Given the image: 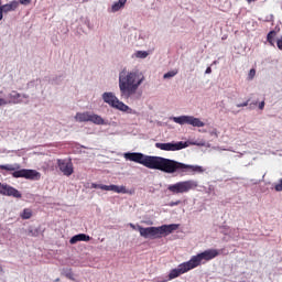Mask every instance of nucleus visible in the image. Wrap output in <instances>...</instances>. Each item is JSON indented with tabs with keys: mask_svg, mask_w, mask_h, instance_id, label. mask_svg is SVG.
Instances as JSON below:
<instances>
[{
	"mask_svg": "<svg viewBox=\"0 0 282 282\" xmlns=\"http://www.w3.org/2000/svg\"><path fill=\"white\" fill-rule=\"evenodd\" d=\"M126 160L129 162H135L137 164H142L145 169H152L155 171H162L163 173H204V167L199 165H188L175 160L162 158V156H151L144 155L140 152H128L123 154Z\"/></svg>",
	"mask_w": 282,
	"mask_h": 282,
	"instance_id": "obj_1",
	"label": "nucleus"
},
{
	"mask_svg": "<svg viewBox=\"0 0 282 282\" xmlns=\"http://www.w3.org/2000/svg\"><path fill=\"white\" fill-rule=\"evenodd\" d=\"M143 83L144 74L140 73V70H128L127 68H123L119 73V90L121 98L129 100V98L135 96L138 89H140V85Z\"/></svg>",
	"mask_w": 282,
	"mask_h": 282,
	"instance_id": "obj_2",
	"label": "nucleus"
},
{
	"mask_svg": "<svg viewBox=\"0 0 282 282\" xmlns=\"http://www.w3.org/2000/svg\"><path fill=\"white\" fill-rule=\"evenodd\" d=\"M216 257H219V250L217 249H207L196 256H193L187 262H183L178 264L176 269H172L169 273L167 281H173V279H177V276H182V274H186V272H191V270L199 268L202 263L213 261Z\"/></svg>",
	"mask_w": 282,
	"mask_h": 282,
	"instance_id": "obj_3",
	"label": "nucleus"
},
{
	"mask_svg": "<svg viewBox=\"0 0 282 282\" xmlns=\"http://www.w3.org/2000/svg\"><path fill=\"white\" fill-rule=\"evenodd\" d=\"M180 228L178 225H162L160 227H142L138 226V231L144 239H162L169 237L172 232H175Z\"/></svg>",
	"mask_w": 282,
	"mask_h": 282,
	"instance_id": "obj_4",
	"label": "nucleus"
},
{
	"mask_svg": "<svg viewBox=\"0 0 282 282\" xmlns=\"http://www.w3.org/2000/svg\"><path fill=\"white\" fill-rule=\"evenodd\" d=\"M20 169L21 165L19 163L0 165V171H13L12 177H24V180H41V174L39 171Z\"/></svg>",
	"mask_w": 282,
	"mask_h": 282,
	"instance_id": "obj_5",
	"label": "nucleus"
},
{
	"mask_svg": "<svg viewBox=\"0 0 282 282\" xmlns=\"http://www.w3.org/2000/svg\"><path fill=\"white\" fill-rule=\"evenodd\" d=\"M197 186H199V183H197V181L188 180L169 185L167 191H170V193H173V195H180L184 193H189V191H195Z\"/></svg>",
	"mask_w": 282,
	"mask_h": 282,
	"instance_id": "obj_6",
	"label": "nucleus"
},
{
	"mask_svg": "<svg viewBox=\"0 0 282 282\" xmlns=\"http://www.w3.org/2000/svg\"><path fill=\"white\" fill-rule=\"evenodd\" d=\"M102 100L113 109H118L119 111H129V106H127L124 102L118 100V97L113 95V93H104L102 94Z\"/></svg>",
	"mask_w": 282,
	"mask_h": 282,
	"instance_id": "obj_7",
	"label": "nucleus"
},
{
	"mask_svg": "<svg viewBox=\"0 0 282 282\" xmlns=\"http://www.w3.org/2000/svg\"><path fill=\"white\" fill-rule=\"evenodd\" d=\"M77 122H93L94 124H105V119L99 115L86 112H77L75 116Z\"/></svg>",
	"mask_w": 282,
	"mask_h": 282,
	"instance_id": "obj_8",
	"label": "nucleus"
},
{
	"mask_svg": "<svg viewBox=\"0 0 282 282\" xmlns=\"http://www.w3.org/2000/svg\"><path fill=\"white\" fill-rule=\"evenodd\" d=\"M173 122L176 124H191L192 127H206L204 121H200L199 118H195L193 116H181V117H173Z\"/></svg>",
	"mask_w": 282,
	"mask_h": 282,
	"instance_id": "obj_9",
	"label": "nucleus"
},
{
	"mask_svg": "<svg viewBox=\"0 0 282 282\" xmlns=\"http://www.w3.org/2000/svg\"><path fill=\"white\" fill-rule=\"evenodd\" d=\"M57 166L66 177L74 175V163H72V159H57Z\"/></svg>",
	"mask_w": 282,
	"mask_h": 282,
	"instance_id": "obj_10",
	"label": "nucleus"
},
{
	"mask_svg": "<svg viewBox=\"0 0 282 282\" xmlns=\"http://www.w3.org/2000/svg\"><path fill=\"white\" fill-rule=\"evenodd\" d=\"M188 143L178 141L176 143H155V148L161 151H182V149H186Z\"/></svg>",
	"mask_w": 282,
	"mask_h": 282,
	"instance_id": "obj_11",
	"label": "nucleus"
},
{
	"mask_svg": "<svg viewBox=\"0 0 282 282\" xmlns=\"http://www.w3.org/2000/svg\"><path fill=\"white\" fill-rule=\"evenodd\" d=\"M0 195H4L7 197H14L15 199H21L23 195L19 189L12 187L11 185L8 184H1L0 183Z\"/></svg>",
	"mask_w": 282,
	"mask_h": 282,
	"instance_id": "obj_12",
	"label": "nucleus"
},
{
	"mask_svg": "<svg viewBox=\"0 0 282 282\" xmlns=\"http://www.w3.org/2000/svg\"><path fill=\"white\" fill-rule=\"evenodd\" d=\"M91 188H100L101 191H112L113 193L127 194V187L121 185H104V184H91Z\"/></svg>",
	"mask_w": 282,
	"mask_h": 282,
	"instance_id": "obj_13",
	"label": "nucleus"
},
{
	"mask_svg": "<svg viewBox=\"0 0 282 282\" xmlns=\"http://www.w3.org/2000/svg\"><path fill=\"white\" fill-rule=\"evenodd\" d=\"M0 100L4 101V104H0V107H4L6 105H19V102H21V94L12 91L9 94V99L0 98Z\"/></svg>",
	"mask_w": 282,
	"mask_h": 282,
	"instance_id": "obj_14",
	"label": "nucleus"
},
{
	"mask_svg": "<svg viewBox=\"0 0 282 282\" xmlns=\"http://www.w3.org/2000/svg\"><path fill=\"white\" fill-rule=\"evenodd\" d=\"M17 8H19V3L17 1H11L10 3L1 6L0 10L3 14H8V12H14Z\"/></svg>",
	"mask_w": 282,
	"mask_h": 282,
	"instance_id": "obj_15",
	"label": "nucleus"
},
{
	"mask_svg": "<svg viewBox=\"0 0 282 282\" xmlns=\"http://www.w3.org/2000/svg\"><path fill=\"white\" fill-rule=\"evenodd\" d=\"M78 241H91V237L86 234L75 235L70 238L69 243L74 246V243H78Z\"/></svg>",
	"mask_w": 282,
	"mask_h": 282,
	"instance_id": "obj_16",
	"label": "nucleus"
},
{
	"mask_svg": "<svg viewBox=\"0 0 282 282\" xmlns=\"http://www.w3.org/2000/svg\"><path fill=\"white\" fill-rule=\"evenodd\" d=\"M127 4V0H118V2H115L111 7V12H119V10H122L124 6Z\"/></svg>",
	"mask_w": 282,
	"mask_h": 282,
	"instance_id": "obj_17",
	"label": "nucleus"
},
{
	"mask_svg": "<svg viewBox=\"0 0 282 282\" xmlns=\"http://www.w3.org/2000/svg\"><path fill=\"white\" fill-rule=\"evenodd\" d=\"M274 39H276V31H270L267 35V41L272 46H274Z\"/></svg>",
	"mask_w": 282,
	"mask_h": 282,
	"instance_id": "obj_18",
	"label": "nucleus"
},
{
	"mask_svg": "<svg viewBox=\"0 0 282 282\" xmlns=\"http://www.w3.org/2000/svg\"><path fill=\"white\" fill-rule=\"evenodd\" d=\"M21 219H31L32 218V209L24 208L22 214L20 215Z\"/></svg>",
	"mask_w": 282,
	"mask_h": 282,
	"instance_id": "obj_19",
	"label": "nucleus"
},
{
	"mask_svg": "<svg viewBox=\"0 0 282 282\" xmlns=\"http://www.w3.org/2000/svg\"><path fill=\"white\" fill-rule=\"evenodd\" d=\"M174 76H177V69L165 73L163 78H173Z\"/></svg>",
	"mask_w": 282,
	"mask_h": 282,
	"instance_id": "obj_20",
	"label": "nucleus"
},
{
	"mask_svg": "<svg viewBox=\"0 0 282 282\" xmlns=\"http://www.w3.org/2000/svg\"><path fill=\"white\" fill-rule=\"evenodd\" d=\"M137 58H147L149 56V53L147 51H138L135 53Z\"/></svg>",
	"mask_w": 282,
	"mask_h": 282,
	"instance_id": "obj_21",
	"label": "nucleus"
},
{
	"mask_svg": "<svg viewBox=\"0 0 282 282\" xmlns=\"http://www.w3.org/2000/svg\"><path fill=\"white\" fill-rule=\"evenodd\" d=\"M254 76H257V69L251 68V69L249 70V74H248V79H249V80H252V79L254 78Z\"/></svg>",
	"mask_w": 282,
	"mask_h": 282,
	"instance_id": "obj_22",
	"label": "nucleus"
},
{
	"mask_svg": "<svg viewBox=\"0 0 282 282\" xmlns=\"http://www.w3.org/2000/svg\"><path fill=\"white\" fill-rule=\"evenodd\" d=\"M274 191H276V193L282 192V178L274 185Z\"/></svg>",
	"mask_w": 282,
	"mask_h": 282,
	"instance_id": "obj_23",
	"label": "nucleus"
},
{
	"mask_svg": "<svg viewBox=\"0 0 282 282\" xmlns=\"http://www.w3.org/2000/svg\"><path fill=\"white\" fill-rule=\"evenodd\" d=\"M276 46H278V50H280L282 52V36H280L278 40H276Z\"/></svg>",
	"mask_w": 282,
	"mask_h": 282,
	"instance_id": "obj_24",
	"label": "nucleus"
},
{
	"mask_svg": "<svg viewBox=\"0 0 282 282\" xmlns=\"http://www.w3.org/2000/svg\"><path fill=\"white\" fill-rule=\"evenodd\" d=\"M248 105H250V99H248L247 101L242 102V104H238L237 107L241 108V107H248Z\"/></svg>",
	"mask_w": 282,
	"mask_h": 282,
	"instance_id": "obj_25",
	"label": "nucleus"
},
{
	"mask_svg": "<svg viewBox=\"0 0 282 282\" xmlns=\"http://www.w3.org/2000/svg\"><path fill=\"white\" fill-rule=\"evenodd\" d=\"M66 279L74 280V273H72V270L65 273Z\"/></svg>",
	"mask_w": 282,
	"mask_h": 282,
	"instance_id": "obj_26",
	"label": "nucleus"
},
{
	"mask_svg": "<svg viewBox=\"0 0 282 282\" xmlns=\"http://www.w3.org/2000/svg\"><path fill=\"white\" fill-rule=\"evenodd\" d=\"M31 0H20L21 6H29Z\"/></svg>",
	"mask_w": 282,
	"mask_h": 282,
	"instance_id": "obj_27",
	"label": "nucleus"
},
{
	"mask_svg": "<svg viewBox=\"0 0 282 282\" xmlns=\"http://www.w3.org/2000/svg\"><path fill=\"white\" fill-rule=\"evenodd\" d=\"M264 107H265V101H261V102L259 104V109L263 110Z\"/></svg>",
	"mask_w": 282,
	"mask_h": 282,
	"instance_id": "obj_28",
	"label": "nucleus"
},
{
	"mask_svg": "<svg viewBox=\"0 0 282 282\" xmlns=\"http://www.w3.org/2000/svg\"><path fill=\"white\" fill-rule=\"evenodd\" d=\"M205 74H213V68L207 67L206 70H205Z\"/></svg>",
	"mask_w": 282,
	"mask_h": 282,
	"instance_id": "obj_29",
	"label": "nucleus"
},
{
	"mask_svg": "<svg viewBox=\"0 0 282 282\" xmlns=\"http://www.w3.org/2000/svg\"><path fill=\"white\" fill-rule=\"evenodd\" d=\"M178 204H180V200L174 202V203H170V206H178Z\"/></svg>",
	"mask_w": 282,
	"mask_h": 282,
	"instance_id": "obj_30",
	"label": "nucleus"
},
{
	"mask_svg": "<svg viewBox=\"0 0 282 282\" xmlns=\"http://www.w3.org/2000/svg\"><path fill=\"white\" fill-rule=\"evenodd\" d=\"M1 19H3V12H1V9H0V21Z\"/></svg>",
	"mask_w": 282,
	"mask_h": 282,
	"instance_id": "obj_31",
	"label": "nucleus"
},
{
	"mask_svg": "<svg viewBox=\"0 0 282 282\" xmlns=\"http://www.w3.org/2000/svg\"><path fill=\"white\" fill-rule=\"evenodd\" d=\"M6 101L3 99H0V105H4Z\"/></svg>",
	"mask_w": 282,
	"mask_h": 282,
	"instance_id": "obj_32",
	"label": "nucleus"
},
{
	"mask_svg": "<svg viewBox=\"0 0 282 282\" xmlns=\"http://www.w3.org/2000/svg\"><path fill=\"white\" fill-rule=\"evenodd\" d=\"M130 227H132V228H133V230H135V225L130 224Z\"/></svg>",
	"mask_w": 282,
	"mask_h": 282,
	"instance_id": "obj_33",
	"label": "nucleus"
},
{
	"mask_svg": "<svg viewBox=\"0 0 282 282\" xmlns=\"http://www.w3.org/2000/svg\"><path fill=\"white\" fill-rule=\"evenodd\" d=\"M0 272H3V267L1 265V263H0Z\"/></svg>",
	"mask_w": 282,
	"mask_h": 282,
	"instance_id": "obj_34",
	"label": "nucleus"
},
{
	"mask_svg": "<svg viewBox=\"0 0 282 282\" xmlns=\"http://www.w3.org/2000/svg\"><path fill=\"white\" fill-rule=\"evenodd\" d=\"M169 280H159L158 282H167Z\"/></svg>",
	"mask_w": 282,
	"mask_h": 282,
	"instance_id": "obj_35",
	"label": "nucleus"
},
{
	"mask_svg": "<svg viewBox=\"0 0 282 282\" xmlns=\"http://www.w3.org/2000/svg\"><path fill=\"white\" fill-rule=\"evenodd\" d=\"M248 1V3H252V1H256V0H247Z\"/></svg>",
	"mask_w": 282,
	"mask_h": 282,
	"instance_id": "obj_36",
	"label": "nucleus"
},
{
	"mask_svg": "<svg viewBox=\"0 0 282 282\" xmlns=\"http://www.w3.org/2000/svg\"><path fill=\"white\" fill-rule=\"evenodd\" d=\"M23 98H28V95H23Z\"/></svg>",
	"mask_w": 282,
	"mask_h": 282,
	"instance_id": "obj_37",
	"label": "nucleus"
},
{
	"mask_svg": "<svg viewBox=\"0 0 282 282\" xmlns=\"http://www.w3.org/2000/svg\"><path fill=\"white\" fill-rule=\"evenodd\" d=\"M55 281L58 282V281H61V279L57 278Z\"/></svg>",
	"mask_w": 282,
	"mask_h": 282,
	"instance_id": "obj_38",
	"label": "nucleus"
},
{
	"mask_svg": "<svg viewBox=\"0 0 282 282\" xmlns=\"http://www.w3.org/2000/svg\"><path fill=\"white\" fill-rule=\"evenodd\" d=\"M0 94H3V91H0Z\"/></svg>",
	"mask_w": 282,
	"mask_h": 282,
	"instance_id": "obj_39",
	"label": "nucleus"
}]
</instances>
